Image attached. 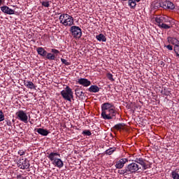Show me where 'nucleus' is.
I'll use <instances>...</instances> for the list:
<instances>
[{
	"mask_svg": "<svg viewBox=\"0 0 179 179\" xmlns=\"http://www.w3.org/2000/svg\"><path fill=\"white\" fill-rule=\"evenodd\" d=\"M103 120H113L117 113L114 110V106L111 103H104L101 105V114Z\"/></svg>",
	"mask_w": 179,
	"mask_h": 179,
	"instance_id": "f257e3e1",
	"label": "nucleus"
},
{
	"mask_svg": "<svg viewBox=\"0 0 179 179\" xmlns=\"http://www.w3.org/2000/svg\"><path fill=\"white\" fill-rule=\"evenodd\" d=\"M59 20L61 24L65 27H71V26H73V23H75L73 17L66 13L61 14L59 17Z\"/></svg>",
	"mask_w": 179,
	"mask_h": 179,
	"instance_id": "f03ea898",
	"label": "nucleus"
},
{
	"mask_svg": "<svg viewBox=\"0 0 179 179\" xmlns=\"http://www.w3.org/2000/svg\"><path fill=\"white\" fill-rule=\"evenodd\" d=\"M60 94L64 100H67L70 103L72 101V99H73V92H72V89L69 86H66L65 90L60 92Z\"/></svg>",
	"mask_w": 179,
	"mask_h": 179,
	"instance_id": "7ed1b4c3",
	"label": "nucleus"
},
{
	"mask_svg": "<svg viewBox=\"0 0 179 179\" xmlns=\"http://www.w3.org/2000/svg\"><path fill=\"white\" fill-rule=\"evenodd\" d=\"M15 115L17 120L22 121V122H24V124H27L29 121V117L27 116V113H26V112L20 110L16 112Z\"/></svg>",
	"mask_w": 179,
	"mask_h": 179,
	"instance_id": "20e7f679",
	"label": "nucleus"
},
{
	"mask_svg": "<svg viewBox=\"0 0 179 179\" xmlns=\"http://www.w3.org/2000/svg\"><path fill=\"white\" fill-rule=\"evenodd\" d=\"M127 168L129 175L136 174V173H139V170H141V167L136 162L127 165Z\"/></svg>",
	"mask_w": 179,
	"mask_h": 179,
	"instance_id": "39448f33",
	"label": "nucleus"
},
{
	"mask_svg": "<svg viewBox=\"0 0 179 179\" xmlns=\"http://www.w3.org/2000/svg\"><path fill=\"white\" fill-rule=\"evenodd\" d=\"M70 31L74 38H80L82 37V29L77 26H73L71 27Z\"/></svg>",
	"mask_w": 179,
	"mask_h": 179,
	"instance_id": "423d86ee",
	"label": "nucleus"
},
{
	"mask_svg": "<svg viewBox=\"0 0 179 179\" xmlns=\"http://www.w3.org/2000/svg\"><path fill=\"white\" fill-rule=\"evenodd\" d=\"M134 162L137 163V164L142 166L143 170H148V169H150L151 167L150 164L143 158H136Z\"/></svg>",
	"mask_w": 179,
	"mask_h": 179,
	"instance_id": "0eeeda50",
	"label": "nucleus"
},
{
	"mask_svg": "<svg viewBox=\"0 0 179 179\" xmlns=\"http://www.w3.org/2000/svg\"><path fill=\"white\" fill-rule=\"evenodd\" d=\"M47 157L49 159V160H50V162H52V163L58 159V157H61V154L59 152H47Z\"/></svg>",
	"mask_w": 179,
	"mask_h": 179,
	"instance_id": "6e6552de",
	"label": "nucleus"
},
{
	"mask_svg": "<svg viewBox=\"0 0 179 179\" xmlns=\"http://www.w3.org/2000/svg\"><path fill=\"white\" fill-rule=\"evenodd\" d=\"M127 163H128V159L122 158L116 162L115 166L116 167V169H123V167L125 166V164H127Z\"/></svg>",
	"mask_w": 179,
	"mask_h": 179,
	"instance_id": "1a4fd4ad",
	"label": "nucleus"
},
{
	"mask_svg": "<svg viewBox=\"0 0 179 179\" xmlns=\"http://www.w3.org/2000/svg\"><path fill=\"white\" fill-rule=\"evenodd\" d=\"M79 85L83 86L84 87H89L92 85V82L86 78H79L77 80Z\"/></svg>",
	"mask_w": 179,
	"mask_h": 179,
	"instance_id": "9d476101",
	"label": "nucleus"
},
{
	"mask_svg": "<svg viewBox=\"0 0 179 179\" xmlns=\"http://www.w3.org/2000/svg\"><path fill=\"white\" fill-rule=\"evenodd\" d=\"M18 164V167H20V169H22V170H27V169L30 167V163H29L27 159H25L24 160L22 159V162L20 161Z\"/></svg>",
	"mask_w": 179,
	"mask_h": 179,
	"instance_id": "9b49d317",
	"label": "nucleus"
},
{
	"mask_svg": "<svg viewBox=\"0 0 179 179\" xmlns=\"http://www.w3.org/2000/svg\"><path fill=\"white\" fill-rule=\"evenodd\" d=\"M1 10L3 13H6V15H15V10L6 6H1Z\"/></svg>",
	"mask_w": 179,
	"mask_h": 179,
	"instance_id": "f8f14e48",
	"label": "nucleus"
},
{
	"mask_svg": "<svg viewBox=\"0 0 179 179\" xmlns=\"http://www.w3.org/2000/svg\"><path fill=\"white\" fill-rule=\"evenodd\" d=\"M162 8H164V9L173 10V9H174L175 6H174V3H173V2L170 1H165L162 3Z\"/></svg>",
	"mask_w": 179,
	"mask_h": 179,
	"instance_id": "ddd939ff",
	"label": "nucleus"
},
{
	"mask_svg": "<svg viewBox=\"0 0 179 179\" xmlns=\"http://www.w3.org/2000/svg\"><path fill=\"white\" fill-rule=\"evenodd\" d=\"M35 132H38L39 135H42V136H47L48 134H50V131L45 129L43 128H38L34 129Z\"/></svg>",
	"mask_w": 179,
	"mask_h": 179,
	"instance_id": "4468645a",
	"label": "nucleus"
},
{
	"mask_svg": "<svg viewBox=\"0 0 179 179\" xmlns=\"http://www.w3.org/2000/svg\"><path fill=\"white\" fill-rule=\"evenodd\" d=\"M52 164L58 169H62L64 167V162L59 158H57L55 162H52Z\"/></svg>",
	"mask_w": 179,
	"mask_h": 179,
	"instance_id": "2eb2a0df",
	"label": "nucleus"
},
{
	"mask_svg": "<svg viewBox=\"0 0 179 179\" xmlns=\"http://www.w3.org/2000/svg\"><path fill=\"white\" fill-rule=\"evenodd\" d=\"M168 41L170 44L175 45L174 47H179V41L176 38L169 37L168 38Z\"/></svg>",
	"mask_w": 179,
	"mask_h": 179,
	"instance_id": "dca6fc26",
	"label": "nucleus"
},
{
	"mask_svg": "<svg viewBox=\"0 0 179 179\" xmlns=\"http://www.w3.org/2000/svg\"><path fill=\"white\" fill-rule=\"evenodd\" d=\"M36 51L38 55H41V57H45L47 55V51L44 50V48L43 47L37 48Z\"/></svg>",
	"mask_w": 179,
	"mask_h": 179,
	"instance_id": "f3484780",
	"label": "nucleus"
},
{
	"mask_svg": "<svg viewBox=\"0 0 179 179\" xmlns=\"http://www.w3.org/2000/svg\"><path fill=\"white\" fill-rule=\"evenodd\" d=\"M24 85L26 87H27V89L36 90V85H34V83H33V82H31V81L24 80Z\"/></svg>",
	"mask_w": 179,
	"mask_h": 179,
	"instance_id": "a211bd4d",
	"label": "nucleus"
},
{
	"mask_svg": "<svg viewBox=\"0 0 179 179\" xmlns=\"http://www.w3.org/2000/svg\"><path fill=\"white\" fill-rule=\"evenodd\" d=\"M88 92L90 93H99L100 88L97 85H91L88 89Z\"/></svg>",
	"mask_w": 179,
	"mask_h": 179,
	"instance_id": "6ab92c4d",
	"label": "nucleus"
},
{
	"mask_svg": "<svg viewBox=\"0 0 179 179\" xmlns=\"http://www.w3.org/2000/svg\"><path fill=\"white\" fill-rule=\"evenodd\" d=\"M45 57L46 59H49V61H55V58H57V56L55 54L48 52H47Z\"/></svg>",
	"mask_w": 179,
	"mask_h": 179,
	"instance_id": "aec40b11",
	"label": "nucleus"
},
{
	"mask_svg": "<svg viewBox=\"0 0 179 179\" xmlns=\"http://www.w3.org/2000/svg\"><path fill=\"white\" fill-rule=\"evenodd\" d=\"M124 128L125 124L124 123H119L113 127V129H115L116 131H120L121 129H124Z\"/></svg>",
	"mask_w": 179,
	"mask_h": 179,
	"instance_id": "412c9836",
	"label": "nucleus"
},
{
	"mask_svg": "<svg viewBox=\"0 0 179 179\" xmlns=\"http://www.w3.org/2000/svg\"><path fill=\"white\" fill-rule=\"evenodd\" d=\"M117 150V148L113 147L105 151V155H108V156H111L114 152Z\"/></svg>",
	"mask_w": 179,
	"mask_h": 179,
	"instance_id": "4be33fe9",
	"label": "nucleus"
},
{
	"mask_svg": "<svg viewBox=\"0 0 179 179\" xmlns=\"http://www.w3.org/2000/svg\"><path fill=\"white\" fill-rule=\"evenodd\" d=\"M96 38L98 40V41H103V43L107 41V38H106V36H104L103 34H100L96 36Z\"/></svg>",
	"mask_w": 179,
	"mask_h": 179,
	"instance_id": "5701e85b",
	"label": "nucleus"
},
{
	"mask_svg": "<svg viewBox=\"0 0 179 179\" xmlns=\"http://www.w3.org/2000/svg\"><path fill=\"white\" fill-rule=\"evenodd\" d=\"M163 20H164V16H159L155 17V22L157 23L159 27L163 23Z\"/></svg>",
	"mask_w": 179,
	"mask_h": 179,
	"instance_id": "b1692460",
	"label": "nucleus"
},
{
	"mask_svg": "<svg viewBox=\"0 0 179 179\" xmlns=\"http://www.w3.org/2000/svg\"><path fill=\"white\" fill-rule=\"evenodd\" d=\"M118 174H120V176H129V173L128 172V169L127 168V166L124 169L119 170Z\"/></svg>",
	"mask_w": 179,
	"mask_h": 179,
	"instance_id": "393cba45",
	"label": "nucleus"
},
{
	"mask_svg": "<svg viewBox=\"0 0 179 179\" xmlns=\"http://www.w3.org/2000/svg\"><path fill=\"white\" fill-rule=\"evenodd\" d=\"M159 27L161 29H171V24H166V23H162Z\"/></svg>",
	"mask_w": 179,
	"mask_h": 179,
	"instance_id": "a878e982",
	"label": "nucleus"
},
{
	"mask_svg": "<svg viewBox=\"0 0 179 179\" xmlns=\"http://www.w3.org/2000/svg\"><path fill=\"white\" fill-rule=\"evenodd\" d=\"M122 1H129V6L131 8H135L136 6V3L134 0H122Z\"/></svg>",
	"mask_w": 179,
	"mask_h": 179,
	"instance_id": "bb28decb",
	"label": "nucleus"
},
{
	"mask_svg": "<svg viewBox=\"0 0 179 179\" xmlns=\"http://www.w3.org/2000/svg\"><path fill=\"white\" fill-rule=\"evenodd\" d=\"M50 2L51 1H41V3L44 8H50Z\"/></svg>",
	"mask_w": 179,
	"mask_h": 179,
	"instance_id": "cd10ccee",
	"label": "nucleus"
},
{
	"mask_svg": "<svg viewBox=\"0 0 179 179\" xmlns=\"http://www.w3.org/2000/svg\"><path fill=\"white\" fill-rule=\"evenodd\" d=\"M171 176L173 179H179V174L175 171H172Z\"/></svg>",
	"mask_w": 179,
	"mask_h": 179,
	"instance_id": "c85d7f7f",
	"label": "nucleus"
},
{
	"mask_svg": "<svg viewBox=\"0 0 179 179\" xmlns=\"http://www.w3.org/2000/svg\"><path fill=\"white\" fill-rule=\"evenodd\" d=\"M83 135H85L86 136H90L92 135V132L90 130L85 129L83 131Z\"/></svg>",
	"mask_w": 179,
	"mask_h": 179,
	"instance_id": "c756f323",
	"label": "nucleus"
},
{
	"mask_svg": "<svg viewBox=\"0 0 179 179\" xmlns=\"http://www.w3.org/2000/svg\"><path fill=\"white\" fill-rule=\"evenodd\" d=\"M106 78H108V79L110 80V82H114L115 80L113 78V74H111L110 73H107Z\"/></svg>",
	"mask_w": 179,
	"mask_h": 179,
	"instance_id": "7c9ffc66",
	"label": "nucleus"
},
{
	"mask_svg": "<svg viewBox=\"0 0 179 179\" xmlns=\"http://www.w3.org/2000/svg\"><path fill=\"white\" fill-rule=\"evenodd\" d=\"M61 62H62V64H64V65H66V66L71 65V61H67L65 59L62 58Z\"/></svg>",
	"mask_w": 179,
	"mask_h": 179,
	"instance_id": "2f4dec72",
	"label": "nucleus"
},
{
	"mask_svg": "<svg viewBox=\"0 0 179 179\" xmlns=\"http://www.w3.org/2000/svg\"><path fill=\"white\" fill-rule=\"evenodd\" d=\"M5 120V115H3V112L2 110H0V122H2V121Z\"/></svg>",
	"mask_w": 179,
	"mask_h": 179,
	"instance_id": "473e14b6",
	"label": "nucleus"
},
{
	"mask_svg": "<svg viewBox=\"0 0 179 179\" xmlns=\"http://www.w3.org/2000/svg\"><path fill=\"white\" fill-rule=\"evenodd\" d=\"M173 50L176 54V56L179 57V46L174 47Z\"/></svg>",
	"mask_w": 179,
	"mask_h": 179,
	"instance_id": "72a5a7b5",
	"label": "nucleus"
},
{
	"mask_svg": "<svg viewBox=\"0 0 179 179\" xmlns=\"http://www.w3.org/2000/svg\"><path fill=\"white\" fill-rule=\"evenodd\" d=\"M18 155H20V156H23V155H26V151H24L23 150H20L18 151Z\"/></svg>",
	"mask_w": 179,
	"mask_h": 179,
	"instance_id": "f704fd0d",
	"label": "nucleus"
},
{
	"mask_svg": "<svg viewBox=\"0 0 179 179\" xmlns=\"http://www.w3.org/2000/svg\"><path fill=\"white\" fill-rule=\"evenodd\" d=\"M163 23H170V20H169V17H164Z\"/></svg>",
	"mask_w": 179,
	"mask_h": 179,
	"instance_id": "c9c22d12",
	"label": "nucleus"
},
{
	"mask_svg": "<svg viewBox=\"0 0 179 179\" xmlns=\"http://www.w3.org/2000/svg\"><path fill=\"white\" fill-rule=\"evenodd\" d=\"M51 52H53V54H59V50H57V49H51Z\"/></svg>",
	"mask_w": 179,
	"mask_h": 179,
	"instance_id": "e433bc0d",
	"label": "nucleus"
},
{
	"mask_svg": "<svg viewBox=\"0 0 179 179\" xmlns=\"http://www.w3.org/2000/svg\"><path fill=\"white\" fill-rule=\"evenodd\" d=\"M166 48L170 51H173V46L171 45H168L166 46Z\"/></svg>",
	"mask_w": 179,
	"mask_h": 179,
	"instance_id": "4c0bfd02",
	"label": "nucleus"
},
{
	"mask_svg": "<svg viewBox=\"0 0 179 179\" xmlns=\"http://www.w3.org/2000/svg\"><path fill=\"white\" fill-rule=\"evenodd\" d=\"M17 179H24V178L22 175H17Z\"/></svg>",
	"mask_w": 179,
	"mask_h": 179,
	"instance_id": "58836bf2",
	"label": "nucleus"
},
{
	"mask_svg": "<svg viewBox=\"0 0 179 179\" xmlns=\"http://www.w3.org/2000/svg\"><path fill=\"white\" fill-rule=\"evenodd\" d=\"M5 0H0V6L3 3Z\"/></svg>",
	"mask_w": 179,
	"mask_h": 179,
	"instance_id": "ea45409f",
	"label": "nucleus"
},
{
	"mask_svg": "<svg viewBox=\"0 0 179 179\" xmlns=\"http://www.w3.org/2000/svg\"><path fill=\"white\" fill-rule=\"evenodd\" d=\"M134 3H136V2H141V0H134Z\"/></svg>",
	"mask_w": 179,
	"mask_h": 179,
	"instance_id": "a19ab883",
	"label": "nucleus"
},
{
	"mask_svg": "<svg viewBox=\"0 0 179 179\" xmlns=\"http://www.w3.org/2000/svg\"><path fill=\"white\" fill-rule=\"evenodd\" d=\"M161 64H163V62H162V63Z\"/></svg>",
	"mask_w": 179,
	"mask_h": 179,
	"instance_id": "79ce46f5",
	"label": "nucleus"
},
{
	"mask_svg": "<svg viewBox=\"0 0 179 179\" xmlns=\"http://www.w3.org/2000/svg\"><path fill=\"white\" fill-rule=\"evenodd\" d=\"M161 64H163V62H162V63Z\"/></svg>",
	"mask_w": 179,
	"mask_h": 179,
	"instance_id": "37998d69",
	"label": "nucleus"
}]
</instances>
